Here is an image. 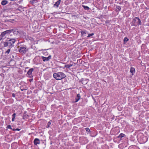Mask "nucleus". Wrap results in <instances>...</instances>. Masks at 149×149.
<instances>
[{"mask_svg":"<svg viewBox=\"0 0 149 149\" xmlns=\"http://www.w3.org/2000/svg\"><path fill=\"white\" fill-rule=\"evenodd\" d=\"M16 41V40L14 38H7L6 41L3 43L4 46L5 47L8 46L10 48H12L14 46V44Z\"/></svg>","mask_w":149,"mask_h":149,"instance_id":"nucleus-1","label":"nucleus"},{"mask_svg":"<svg viewBox=\"0 0 149 149\" xmlns=\"http://www.w3.org/2000/svg\"><path fill=\"white\" fill-rule=\"evenodd\" d=\"M53 77L56 80H61L66 77L65 75L62 72H58L53 74Z\"/></svg>","mask_w":149,"mask_h":149,"instance_id":"nucleus-2","label":"nucleus"},{"mask_svg":"<svg viewBox=\"0 0 149 149\" xmlns=\"http://www.w3.org/2000/svg\"><path fill=\"white\" fill-rule=\"evenodd\" d=\"M141 22L140 19L139 17H135L132 20L131 25L136 26L137 25H141Z\"/></svg>","mask_w":149,"mask_h":149,"instance_id":"nucleus-3","label":"nucleus"},{"mask_svg":"<svg viewBox=\"0 0 149 149\" xmlns=\"http://www.w3.org/2000/svg\"><path fill=\"white\" fill-rule=\"evenodd\" d=\"M19 52L21 54H25L28 51V49L26 45H23L20 47L19 49Z\"/></svg>","mask_w":149,"mask_h":149,"instance_id":"nucleus-4","label":"nucleus"},{"mask_svg":"<svg viewBox=\"0 0 149 149\" xmlns=\"http://www.w3.org/2000/svg\"><path fill=\"white\" fill-rule=\"evenodd\" d=\"M9 31L8 30L5 31L1 33L0 35V37H2V38H3L5 39L7 35L10 34L9 33Z\"/></svg>","mask_w":149,"mask_h":149,"instance_id":"nucleus-5","label":"nucleus"},{"mask_svg":"<svg viewBox=\"0 0 149 149\" xmlns=\"http://www.w3.org/2000/svg\"><path fill=\"white\" fill-rule=\"evenodd\" d=\"M52 57L51 55L49 56L48 57H46L44 56H42L41 57L43 61L44 62L49 61L51 58Z\"/></svg>","mask_w":149,"mask_h":149,"instance_id":"nucleus-6","label":"nucleus"},{"mask_svg":"<svg viewBox=\"0 0 149 149\" xmlns=\"http://www.w3.org/2000/svg\"><path fill=\"white\" fill-rule=\"evenodd\" d=\"M34 70V69L33 68L30 69L27 72V74L29 76L30 78L32 77V73L33 71Z\"/></svg>","mask_w":149,"mask_h":149,"instance_id":"nucleus-7","label":"nucleus"},{"mask_svg":"<svg viewBox=\"0 0 149 149\" xmlns=\"http://www.w3.org/2000/svg\"><path fill=\"white\" fill-rule=\"evenodd\" d=\"M33 143L35 145L39 144L40 143V140L38 138H35L33 141Z\"/></svg>","mask_w":149,"mask_h":149,"instance_id":"nucleus-8","label":"nucleus"},{"mask_svg":"<svg viewBox=\"0 0 149 149\" xmlns=\"http://www.w3.org/2000/svg\"><path fill=\"white\" fill-rule=\"evenodd\" d=\"M9 31V33H10L11 32H13L14 34H17L18 33V31L17 30L15 29H12L8 30Z\"/></svg>","mask_w":149,"mask_h":149,"instance_id":"nucleus-9","label":"nucleus"},{"mask_svg":"<svg viewBox=\"0 0 149 149\" xmlns=\"http://www.w3.org/2000/svg\"><path fill=\"white\" fill-rule=\"evenodd\" d=\"M61 1V0H58L57 1L54 5V7H56V8H58L59 6L60 3Z\"/></svg>","mask_w":149,"mask_h":149,"instance_id":"nucleus-10","label":"nucleus"},{"mask_svg":"<svg viewBox=\"0 0 149 149\" xmlns=\"http://www.w3.org/2000/svg\"><path fill=\"white\" fill-rule=\"evenodd\" d=\"M81 98V96L79 94H77V97H75V102H77Z\"/></svg>","mask_w":149,"mask_h":149,"instance_id":"nucleus-11","label":"nucleus"},{"mask_svg":"<svg viewBox=\"0 0 149 149\" xmlns=\"http://www.w3.org/2000/svg\"><path fill=\"white\" fill-rule=\"evenodd\" d=\"M130 72L131 73H132V75L134 74L135 72V70L134 68L131 67L130 69Z\"/></svg>","mask_w":149,"mask_h":149,"instance_id":"nucleus-12","label":"nucleus"},{"mask_svg":"<svg viewBox=\"0 0 149 149\" xmlns=\"http://www.w3.org/2000/svg\"><path fill=\"white\" fill-rule=\"evenodd\" d=\"M8 3V2L6 0H3L1 1V4L2 5L4 6L7 4Z\"/></svg>","mask_w":149,"mask_h":149,"instance_id":"nucleus-13","label":"nucleus"},{"mask_svg":"<svg viewBox=\"0 0 149 149\" xmlns=\"http://www.w3.org/2000/svg\"><path fill=\"white\" fill-rule=\"evenodd\" d=\"M88 33V32L86 31H84L81 32V34L82 36L84 35L85 34H86Z\"/></svg>","mask_w":149,"mask_h":149,"instance_id":"nucleus-14","label":"nucleus"},{"mask_svg":"<svg viewBox=\"0 0 149 149\" xmlns=\"http://www.w3.org/2000/svg\"><path fill=\"white\" fill-rule=\"evenodd\" d=\"M16 116V113H14L12 115V120L13 122L14 121L15 118Z\"/></svg>","mask_w":149,"mask_h":149,"instance_id":"nucleus-15","label":"nucleus"},{"mask_svg":"<svg viewBox=\"0 0 149 149\" xmlns=\"http://www.w3.org/2000/svg\"><path fill=\"white\" fill-rule=\"evenodd\" d=\"M82 6L83 7V8L85 10H88L90 9V8L87 6L82 5Z\"/></svg>","mask_w":149,"mask_h":149,"instance_id":"nucleus-16","label":"nucleus"},{"mask_svg":"<svg viewBox=\"0 0 149 149\" xmlns=\"http://www.w3.org/2000/svg\"><path fill=\"white\" fill-rule=\"evenodd\" d=\"M129 39L126 37H125L124 39V43L125 44L128 41Z\"/></svg>","mask_w":149,"mask_h":149,"instance_id":"nucleus-17","label":"nucleus"},{"mask_svg":"<svg viewBox=\"0 0 149 149\" xmlns=\"http://www.w3.org/2000/svg\"><path fill=\"white\" fill-rule=\"evenodd\" d=\"M72 65H73L72 64L67 65H65L64 66V68H69L70 67H72Z\"/></svg>","mask_w":149,"mask_h":149,"instance_id":"nucleus-18","label":"nucleus"},{"mask_svg":"<svg viewBox=\"0 0 149 149\" xmlns=\"http://www.w3.org/2000/svg\"><path fill=\"white\" fill-rule=\"evenodd\" d=\"M125 135L123 133H121L120 134L119 136H118V137L119 138H122Z\"/></svg>","mask_w":149,"mask_h":149,"instance_id":"nucleus-19","label":"nucleus"},{"mask_svg":"<svg viewBox=\"0 0 149 149\" xmlns=\"http://www.w3.org/2000/svg\"><path fill=\"white\" fill-rule=\"evenodd\" d=\"M28 117V115L27 114H24L23 116V119H25L26 118H27Z\"/></svg>","mask_w":149,"mask_h":149,"instance_id":"nucleus-20","label":"nucleus"},{"mask_svg":"<svg viewBox=\"0 0 149 149\" xmlns=\"http://www.w3.org/2000/svg\"><path fill=\"white\" fill-rule=\"evenodd\" d=\"M38 2L37 0H32L31 1V3L32 4Z\"/></svg>","mask_w":149,"mask_h":149,"instance_id":"nucleus-21","label":"nucleus"},{"mask_svg":"<svg viewBox=\"0 0 149 149\" xmlns=\"http://www.w3.org/2000/svg\"><path fill=\"white\" fill-rule=\"evenodd\" d=\"M85 130H86V131L87 132H88L89 133L91 131H90V129L88 128V127L86 128H85Z\"/></svg>","mask_w":149,"mask_h":149,"instance_id":"nucleus-22","label":"nucleus"},{"mask_svg":"<svg viewBox=\"0 0 149 149\" xmlns=\"http://www.w3.org/2000/svg\"><path fill=\"white\" fill-rule=\"evenodd\" d=\"M10 49H8V50L5 52L6 54H9L10 52Z\"/></svg>","mask_w":149,"mask_h":149,"instance_id":"nucleus-23","label":"nucleus"},{"mask_svg":"<svg viewBox=\"0 0 149 149\" xmlns=\"http://www.w3.org/2000/svg\"><path fill=\"white\" fill-rule=\"evenodd\" d=\"M131 148L130 147L129 148V149H139V148L137 147H135L134 148H132V149H131Z\"/></svg>","mask_w":149,"mask_h":149,"instance_id":"nucleus-24","label":"nucleus"},{"mask_svg":"<svg viewBox=\"0 0 149 149\" xmlns=\"http://www.w3.org/2000/svg\"><path fill=\"white\" fill-rule=\"evenodd\" d=\"M93 35H94L93 33H91L90 34H88V36L87 37H89L91 36H93Z\"/></svg>","mask_w":149,"mask_h":149,"instance_id":"nucleus-25","label":"nucleus"},{"mask_svg":"<svg viewBox=\"0 0 149 149\" xmlns=\"http://www.w3.org/2000/svg\"><path fill=\"white\" fill-rule=\"evenodd\" d=\"M7 128L8 129H12L10 125H8L7 127Z\"/></svg>","mask_w":149,"mask_h":149,"instance_id":"nucleus-26","label":"nucleus"},{"mask_svg":"<svg viewBox=\"0 0 149 149\" xmlns=\"http://www.w3.org/2000/svg\"><path fill=\"white\" fill-rule=\"evenodd\" d=\"M117 9L119 10H120L121 9V8L120 6H118L117 7Z\"/></svg>","mask_w":149,"mask_h":149,"instance_id":"nucleus-27","label":"nucleus"},{"mask_svg":"<svg viewBox=\"0 0 149 149\" xmlns=\"http://www.w3.org/2000/svg\"><path fill=\"white\" fill-rule=\"evenodd\" d=\"M15 94L14 93H13L12 94V97H15Z\"/></svg>","mask_w":149,"mask_h":149,"instance_id":"nucleus-28","label":"nucleus"},{"mask_svg":"<svg viewBox=\"0 0 149 149\" xmlns=\"http://www.w3.org/2000/svg\"><path fill=\"white\" fill-rule=\"evenodd\" d=\"M4 39L3 38H2V37L0 36V41L1 40H3Z\"/></svg>","mask_w":149,"mask_h":149,"instance_id":"nucleus-29","label":"nucleus"},{"mask_svg":"<svg viewBox=\"0 0 149 149\" xmlns=\"http://www.w3.org/2000/svg\"><path fill=\"white\" fill-rule=\"evenodd\" d=\"M14 19H10L9 20L10 22H12V21H14Z\"/></svg>","mask_w":149,"mask_h":149,"instance_id":"nucleus-30","label":"nucleus"},{"mask_svg":"<svg viewBox=\"0 0 149 149\" xmlns=\"http://www.w3.org/2000/svg\"><path fill=\"white\" fill-rule=\"evenodd\" d=\"M16 130H17L19 131L20 130V129L17 128L16 129Z\"/></svg>","mask_w":149,"mask_h":149,"instance_id":"nucleus-31","label":"nucleus"},{"mask_svg":"<svg viewBox=\"0 0 149 149\" xmlns=\"http://www.w3.org/2000/svg\"><path fill=\"white\" fill-rule=\"evenodd\" d=\"M48 124H50V122H48Z\"/></svg>","mask_w":149,"mask_h":149,"instance_id":"nucleus-32","label":"nucleus"},{"mask_svg":"<svg viewBox=\"0 0 149 149\" xmlns=\"http://www.w3.org/2000/svg\"><path fill=\"white\" fill-rule=\"evenodd\" d=\"M10 0L11 1H15V0Z\"/></svg>","mask_w":149,"mask_h":149,"instance_id":"nucleus-33","label":"nucleus"},{"mask_svg":"<svg viewBox=\"0 0 149 149\" xmlns=\"http://www.w3.org/2000/svg\"><path fill=\"white\" fill-rule=\"evenodd\" d=\"M21 90L22 91H24V89H21Z\"/></svg>","mask_w":149,"mask_h":149,"instance_id":"nucleus-34","label":"nucleus"},{"mask_svg":"<svg viewBox=\"0 0 149 149\" xmlns=\"http://www.w3.org/2000/svg\"><path fill=\"white\" fill-rule=\"evenodd\" d=\"M26 113V111H25V113Z\"/></svg>","mask_w":149,"mask_h":149,"instance_id":"nucleus-35","label":"nucleus"}]
</instances>
